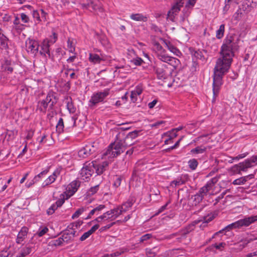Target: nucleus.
Returning <instances> with one entry per match:
<instances>
[{"label": "nucleus", "instance_id": "1", "mask_svg": "<svg viewBox=\"0 0 257 257\" xmlns=\"http://www.w3.org/2000/svg\"><path fill=\"white\" fill-rule=\"evenodd\" d=\"M238 48L235 37L232 35L226 36L221 47L220 57L217 59L214 69L213 100L219 93L220 87L222 84V77L229 70L235 51Z\"/></svg>", "mask_w": 257, "mask_h": 257}, {"label": "nucleus", "instance_id": "2", "mask_svg": "<svg viewBox=\"0 0 257 257\" xmlns=\"http://www.w3.org/2000/svg\"><path fill=\"white\" fill-rule=\"evenodd\" d=\"M124 137L123 132L118 133L115 137V140L111 143L107 150L103 153L102 158L103 159H110L117 157L123 153L125 149L132 145L128 142H122V138Z\"/></svg>", "mask_w": 257, "mask_h": 257}, {"label": "nucleus", "instance_id": "3", "mask_svg": "<svg viewBox=\"0 0 257 257\" xmlns=\"http://www.w3.org/2000/svg\"><path fill=\"white\" fill-rule=\"evenodd\" d=\"M124 137L123 132L118 133L115 137V140L111 143L107 150L103 153L102 158L103 159H110L117 157L123 153L125 149L132 145L128 142H122V138Z\"/></svg>", "mask_w": 257, "mask_h": 257}, {"label": "nucleus", "instance_id": "4", "mask_svg": "<svg viewBox=\"0 0 257 257\" xmlns=\"http://www.w3.org/2000/svg\"><path fill=\"white\" fill-rule=\"evenodd\" d=\"M257 222V214L255 215H251L249 216H245L242 219H240L234 222H233L226 226L223 229L216 232L215 234L221 233L223 231H229L233 229H239L243 227H248L250 224Z\"/></svg>", "mask_w": 257, "mask_h": 257}, {"label": "nucleus", "instance_id": "5", "mask_svg": "<svg viewBox=\"0 0 257 257\" xmlns=\"http://www.w3.org/2000/svg\"><path fill=\"white\" fill-rule=\"evenodd\" d=\"M56 102L55 93L53 91H49L46 98L39 102V106L41 111H45L48 107L52 109Z\"/></svg>", "mask_w": 257, "mask_h": 257}, {"label": "nucleus", "instance_id": "6", "mask_svg": "<svg viewBox=\"0 0 257 257\" xmlns=\"http://www.w3.org/2000/svg\"><path fill=\"white\" fill-rule=\"evenodd\" d=\"M95 162H86L80 171V176L83 180L87 181L95 173Z\"/></svg>", "mask_w": 257, "mask_h": 257}, {"label": "nucleus", "instance_id": "7", "mask_svg": "<svg viewBox=\"0 0 257 257\" xmlns=\"http://www.w3.org/2000/svg\"><path fill=\"white\" fill-rule=\"evenodd\" d=\"M153 46V51L157 58L160 61L166 63L170 56L167 54L166 50L157 42H154Z\"/></svg>", "mask_w": 257, "mask_h": 257}, {"label": "nucleus", "instance_id": "8", "mask_svg": "<svg viewBox=\"0 0 257 257\" xmlns=\"http://www.w3.org/2000/svg\"><path fill=\"white\" fill-rule=\"evenodd\" d=\"M79 4L83 10L93 11L102 10L101 4L99 0H82Z\"/></svg>", "mask_w": 257, "mask_h": 257}, {"label": "nucleus", "instance_id": "9", "mask_svg": "<svg viewBox=\"0 0 257 257\" xmlns=\"http://www.w3.org/2000/svg\"><path fill=\"white\" fill-rule=\"evenodd\" d=\"M110 90L108 88L105 89L103 91H99L92 94L89 100L91 105L102 102L104 99L109 94Z\"/></svg>", "mask_w": 257, "mask_h": 257}, {"label": "nucleus", "instance_id": "10", "mask_svg": "<svg viewBox=\"0 0 257 257\" xmlns=\"http://www.w3.org/2000/svg\"><path fill=\"white\" fill-rule=\"evenodd\" d=\"M81 185V182L76 179L70 183L66 187V190L64 192V195H66V198H69L72 196L78 190Z\"/></svg>", "mask_w": 257, "mask_h": 257}, {"label": "nucleus", "instance_id": "11", "mask_svg": "<svg viewBox=\"0 0 257 257\" xmlns=\"http://www.w3.org/2000/svg\"><path fill=\"white\" fill-rule=\"evenodd\" d=\"M40 45L39 42L32 39H28L26 41V49L28 53L36 55L38 53Z\"/></svg>", "mask_w": 257, "mask_h": 257}, {"label": "nucleus", "instance_id": "12", "mask_svg": "<svg viewBox=\"0 0 257 257\" xmlns=\"http://www.w3.org/2000/svg\"><path fill=\"white\" fill-rule=\"evenodd\" d=\"M95 151L96 148L94 147V145L91 143H89L78 151V155L80 158H85L95 152Z\"/></svg>", "mask_w": 257, "mask_h": 257}, {"label": "nucleus", "instance_id": "13", "mask_svg": "<svg viewBox=\"0 0 257 257\" xmlns=\"http://www.w3.org/2000/svg\"><path fill=\"white\" fill-rule=\"evenodd\" d=\"M62 170L61 167L57 168L53 174L44 181L42 184L43 187H45L54 182L56 178L60 175Z\"/></svg>", "mask_w": 257, "mask_h": 257}, {"label": "nucleus", "instance_id": "14", "mask_svg": "<svg viewBox=\"0 0 257 257\" xmlns=\"http://www.w3.org/2000/svg\"><path fill=\"white\" fill-rule=\"evenodd\" d=\"M249 168H250V166L249 162L244 161L234 165L231 167V170L233 173L240 174L241 171H246Z\"/></svg>", "mask_w": 257, "mask_h": 257}, {"label": "nucleus", "instance_id": "15", "mask_svg": "<svg viewBox=\"0 0 257 257\" xmlns=\"http://www.w3.org/2000/svg\"><path fill=\"white\" fill-rule=\"evenodd\" d=\"M51 45V44L49 43V41L47 40H44L40 45V54L41 55H44L45 57H47V55L48 58H52V56H51L50 51V47Z\"/></svg>", "mask_w": 257, "mask_h": 257}, {"label": "nucleus", "instance_id": "16", "mask_svg": "<svg viewBox=\"0 0 257 257\" xmlns=\"http://www.w3.org/2000/svg\"><path fill=\"white\" fill-rule=\"evenodd\" d=\"M167 68V66L166 64H161L160 66L157 65L154 67V70L159 79H164L166 78V69Z\"/></svg>", "mask_w": 257, "mask_h": 257}, {"label": "nucleus", "instance_id": "17", "mask_svg": "<svg viewBox=\"0 0 257 257\" xmlns=\"http://www.w3.org/2000/svg\"><path fill=\"white\" fill-rule=\"evenodd\" d=\"M208 193L207 189L203 187L200 189L198 192L194 196V202L195 205H197L202 201L205 196Z\"/></svg>", "mask_w": 257, "mask_h": 257}, {"label": "nucleus", "instance_id": "18", "mask_svg": "<svg viewBox=\"0 0 257 257\" xmlns=\"http://www.w3.org/2000/svg\"><path fill=\"white\" fill-rule=\"evenodd\" d=\"M95 162V173L97 175L101 174L107 168L109 163L107 161H104L101 163L98 164L96 161H94Z\"/></svg>", "mask_w": 257, "mask_h": 257}, {"label": "nucleus", "instance_id": "19", "mask_svg": "<svg viewBox=\"0 0 257 257\" xmlns=\"http://www.w3.org/2000/svg\"><path fill=\"white\" fill-rule=\"evenodd\" d=\"M28 233V228L26 227H23L17 235L16 239V242L17 244H21L27 237Z\"/></svg>", "mask_w": 257, "mask_h": 257}, {"label": "nucleus", "instance_id": "20", "mask_svg": "<svg viewBox=\"0 0 257 257\" xmlns=\"http://www.w3.org/2000/svg\"><path fill=\"white\" fill-rule=\"evenodd\" d=\"M33 247L26 244L25 246L21 247L19 253L16 257H26L32 251Z\"/></svg>", "mask_w": 257, "mask_h": 257}, {"label": "nucleus", "instance_id": "21", "mask_svg": "<svg viewBox=\"0 0 257 257\" xmlns=\"http://www.w3.org/2000/svg\"><path fill=\"white\" fill-rule=\"evenodd\" d=\"M105 205L102 204L97 206L89 212L88 216L85 218V219H89L94 215H98L101 213V211L105 208Z\"/></svg>", "mask_w": 257, "mask_h": 257}, {"label": "nucleus", "instance_id": "22", "mask_svg": "<svg viewBox=\"0 0 257 257\" xmlns=\"http://www.w3.org/2000/svg\"><path fill=\"white\" fill-rule=\"evenodd\" d=\"M183 0H180L179 2L174 5L171 10L168 12V15L171 16L172 15H176L180 11V8L183 6Z\"/></svg>", "mask_w": 257, "mask_h": 257}, {"label": "nucleus", "instance_id": "23", "mask_svg": "<svg viewBox=\"0 0 257 257\" xmlns=\"http://www.w3.org/2000/svg\"><path fill=\"white\" fill-rule=\"evenodd\" d=\"M89 60L94 64H99L104 59L103 57L99 56L97 54L90 53L89 55Z\"/></svg>", "mask_w": 257, "mask_h": 257}, {"label": "nucleus", "instance_id": "24", "mask_svg": "<svg viewBox=\"0 0 257 257\" xmlns=\"http://www.w3.org/2000/svg\"><path fill=\"white\" fill-rule=\"evenodd\" d=\"M135 202V200L134 198L131 197L127 201L124 202L122 204L121 206H120L121 210L123 212V213L125 212L127 210H128L134 204Z\"/></svg>", "mask_w": 257, "mask_h": 257}, {"label": "nucleus", "instance_id": "25", "mask_svg": "<svg viewBox=\"0 0 257 257\" xmlns=\"http://www.w3.org/2000/svg\"><path fill=\"white\" fill-rule=\"evenodd\" d=\"M187 180V177L185 175L182 176L181 177H179L176 178L175 180L172 181L170 183L171 186L173 187H176V186H178L184 184L185 183Z\"/></svg>", "mask_w": 257, "mask_h": 257}, {"label": "nucleus", "instance_id": "26", "mask_svg": "<svg viewBox=\"0 0 257 257\" xmlns=\"http://www.w3.org/2000/svg\"><path fill=\"white\" fill-rule=\"evenodd\" d=\"M165 45L168 48V50L173 53L174 54L177 56H180L182 55L180 51L177 49L176 47H175L173 44H172L170 42L164 41Z\"/></svg>", "mask_w": 257, "mask_h": 257}, {"label": "nucleus", "instance_id": "27", "mask_svg": "<svg viewBox=\"0 0 257 257\" xmlns=\"http://www.w3.org/2000/svg\"><path fill=\"white\" fill-rule=\"evenodd\" d=\"M132 20L139 22H146L148 20V17L143 15L142 14H133L130 16Z\"/></svg>", "mask_w": 257, "mask_h": 257}, {"label": "nucleus", "instance_id": "28", "mask_svg": "<svg viewBox=\"0 0 257 257\" xmlns=\"http://www.w3.org/2000/svg\"><path fill=\"white\" fill-rule=\"evenodd\" d=\"M109 212H111L110 216L111 220L115 219V218L118 217L120 214L123 213V212L121 210L120 206L111 209L109 210Z\"/></svg>", "mask_w": 257, "mask_h": 257}, {"label": "nucleus", "instance_id": "29", "mask_svg": "<svg viewBox=\"0 0 257 257\" xmlns=\"http://www.w3.org/2000/svg\"><path fill=\"white\" fill-rule=\"evenodd\" d=\"M9 39L4 34L0 36V48L7 49L9 48Z\"/></svg>", "mask_w": 257, "mask_h": 257}, {"label": "nucleus", "instance_id": "30", "mask_svg": "<svg viewBox=\"0 0 257 257\" xmlns=\"http://www.w3.org/2000/svg\"><path fill=\"white\" fill-rule=\"evenodd\" d=\"M2 69L3 71L7 72L8 74L12 73L14 70L11 62L9 60L5 61L4 64H2Z\"/></svg>", "mask_w": 257, "mask_h": 257}, {"label": "nucleus", "instance_id": "31", "mask_svg": "<svg viewBox=\"0 0 257 257\" xmlns=\"http://www.w3.org/2000/svg\"><path fill=\"white\" fill-rule=\"evenodd\" d=\"M139 132L137 131H134L133 132L129 133L124 138V140H122V142H128V143H132V145L133 143L129 142V140H131L133 141L134 139H136L138 136Z\"/></svg>", "mask_w": 257, "mask_h": 257}, {"label": "nucleus", "instance_id": "32", "mask_svg": "<svg viewBox=\"0 0 257 257\" xmlns=\"http://www.w3.org/2000/svg\"><path fill=\"white\" fill-rule=\"evenodd\" d=\"M63 237L64 236L63 235L62 237L51 240L49 242V245L52 247L61 245L65 241Z\"/></svg>", "mask_w": 257, "mask_h": 257}, {"label": "nucleus", "instance_id": "33", "mask_svg": "<svg viewBox=\"0 0 257 257\" xmlns=\"http://www.w3.org/2000/svg\"><path fill=\"white\" fill-rule=\"evenodd\" d=\"M67 108L70 113H74L76 112V108L74 105L71 98L67 99Z\"/></svg>", "mask_w": 257, "mask_h": 257}, {"label": "nucleus", "instance_id": "34", "mask_svg": "<svg viewBox=\"0 0 257 257\" xmlns=\"http://www.w3.org/2000/svg\"><path fill=\"white\" fill-rule=\"evenodd\" d=\"M126 249L121 248L112 253L105 254L102 257H117L120 255L121 254L123 253L124 252H126Z\"/></svg>", "mask_w": 257, "mask_h": 257}, {"label": "nucleus", "instance_id": "35", "mask_svg": "<svg viewBox=\"0 0 257 257\" xmlns=\"http://www.w3.org/2000/svg\"><path fill=\"white\" fill-rule=\"evenodd\" d=\"M64 125L63 119L62 118L60 117L59 119V120L57 122V123L56 124V132L58 134H61L64 131Z\"/></svg>", "mask_w": 257, "mask_h": 257}, {"label": "nucleus", "instance_id": "36", "mask_svg": "<svg viewBox=\"0 0 257 257\" xmlns=\"http://www.w3.org/2000/svg\"><path fill=\"white\" fill-rule=\"evenodd\" d=\"M225 31V25L222 24L219 26V29L216 32V37L218 39L223 38Z\"/></svg>", "mask_w": 257, "mask_h": 257}, {"label": "nucleus", "instance_id": "37", "mask_svg": "<svg viewBox=\"0 0 257 257\" xmlns=\"http://www.w3.org/2000/svg\"><path fill=\"white\" fill-rule=\"evenodd\" d=\"M88 207H82L77 209L75 213L72 215V218L75 219L78 218L84 212L86 211L88 209Z\"/></svg>", "mask_w": 257, "mask_h": 257}, {"label": "nucleus", "instance_id": "38", "mask_svg": "<svg viewBox=\"0 0 257 257\" xmlns=\"http://www.w3.org/2000/svg\"><path fill=\"white\" fill-rule=\"evenodd\" d=\"M253 0H244L241 6V9L244 11H249L252 8Z\"/></svg>", "mask_w": 257, "mask_h": 257}, {"label": "nucleus", "instance_id": "39", "mask_svg": "<svg viewBox=\"0 0 257 257\" xmlns=\"http://www.w3.org/2000/svg\"><path fill=\"white\" fill-rule=\"evenodd\" d=\"M166 63L172 66L174 68L176 69L179 65L180 61L177 58L170 56L169 57V59L167 62H166Z\"/></svg>", "mask_w": 257, "mask_h": 257}, {"label": "nucleus", "instance_id": "40", "mask_svg": "<svg viewBox=\"0 0 257 257\" xmlns=\"http://www.w3.org/2000/svg\"><path fill=\"white\" fill-rule=\"evenodd\" d=\"M217 181L218 179L216 177H214L208 181L206 185L203 187L205 188V189H207L208 191L209 192L212 188L213 186L217 182Z\"/></svg>", "mask_w": 257, "mask_h": 257}, {"label": "nucleus", "instance_id": "41", "mask_svg": "<svg viewBox=\"0 0 257 257\" xmlns=\"http://www.w3.org/2000/svg\"><path fill=\"white\" fill-rule=\"evenodd\" d=\"M64 74L66 77L69 76L70 78L74 79L77 78V76L74 72V70L72 69H67L64 70Z\"/></svg>", "mask_w": 257, "mask_h": 257}, {"label": "nucleus", "instance_id": "42", "mask_svg": "<svg viewBox=\"0 0 257 257\" xmlns=\"http://www.w3.org/2000/svg\"><path fill=\"white\" fill-rule=\"evenodd\" d=\"M206 150V148L205 147L201 146H198L195 149H192L190 152L192 154H202L205 152Z\"/></svg>", "mask_w": 257, "mask_h": 257}, {"label": "nucleus", "instance_id": "43", "mask_svg": "<svg viewBox=\"0 0 257 257\" xmlns=\"http://www.w3.org/2000/svg\"><path fill=\"white\" fill-rule=\"evenodd\" d=\"M57 34L55 33L54 31H52V35L50 36L49 38L46 39L45 40H47L49 41V43L52 45L56 42V41L57 40Z\"/></svg>", "mask_w": 257, "mask_h": 257}, {"label": "nucleus", "instance_id": "44", "mask_svg": "<svg viewBox=\"0 0 257 257\" xmlns=\"http://www.w3.org/2000/svg\"><path fill=\"white\" fill-rule=\"evenodd\" d=\"M188 166L189 167V168L192 170H195L198 165V162L197 161V160H196L195 159H190L188 162Z\"/></svg>", "mask_w": 257, "mask_h": 257}, {"label": "nucleus", "instance_id": "45", "mask_svg": "<svg viewBox=\"0 0 257 257\" xmlns=\"http://www.w3.org/2000/svg\"><path fill=\"white\" fill-rule=\"evenodd\" d=\"M257 239V234H252L244 240V243L242 245V248L244 247L248 243Z\"/></svg>", "mask_w": 257, "mask_h": 257}, {"label": "nucleus", "instance_id": "46", "mask_svg": "<svg viewBox=\"0 0 257 257\" xmlns=\"http://www.w3.org/2000/svg\"><path fill=\"white\" fill-rule=\"evenodd\" d=\"M67 47L69 52L74 53L75 48L72 39L69 38L67 40Z\"/></svg>", "mask_w": 257, "mask_h": 257}, {"label": "nucleus", "instance_id": "47", "mask_svg": "<svg viewBox=\"0 0 257 257\" xmlns=\"http://www.w3.org/2000/svg\"><path fill=\"white\" fill-rule=\"evenodd\" d=\"M60 198L56 202L55 204L58 207H61L65 202V200H67L68 198H66V195H64V193H62L60 195Z\"/></svg>", "mask_w": 257, "mask_h": 257}, {"label": "nucleus", "instance_id": "48", "mask_svg": "<svg viewBox=\"0 0 257 257\" xmlns=\"http://www.w3.org/2000/svg\"><path fill=\"white\" fill-rule=\"evenodd\" d=\"M122 177L120 176L116 175L113 177V185L115 187H118L121 183Z\"/></svg>", "mask_w": 257, "mask_h": 257}, {"label": "nucleus", "instance_id": "49", "mask_svg": "<svg viewBox=\"0 0 257 257\" xmlns=\"http://www.w3.org/2000/svg\"><path fill=\"white\" fill-rule=\"evenodd\" d=\"M247 176L242 177L238 179L234 180L233 182L234 185L244 184L247 181Z\"/></svg>", "mask_w": 257, "mask_h": 257}, {"label": "nucleus", "instance_id": "50", "mask_svg": "<svg viewBox=\"0 0 257 257\" xmlns=\"http://www.w3.org/2000/svg\"><path fill=\"white\" fill-rule=\"evenodd\" d=\"M244 162H248L249 163L250 168L257 163V154L252 156L250 159H246Z\"/></svg>", "mask_w": 257, "mask_h": 257}, {"label": "nucleus", "instance_id": "51", "mask_svg": "<svg viewBox=\"0 0 257 257\" xmlns=\"http://www.w3.org/2000/svg\"><path fill=\"white\" fill-rule=\"evenodd\" d=\"M242 16V13L241 12V9L240 8L237 10V11L233 15V19L235 21H239L241 19Z\"/></svg>", "mask_w": 257, "mask_h": 257}, {"label": "nucleus", "instance_id": "52", "mask_svg": "<svg viewBox=\"0 0 257 257\" xmlns=\"http://www.w3.org/2000/svg\"><path fill=\"white\" fill-rule=\"evenodd\" d=\"M48 230L49 229L47 227H41L37 232L36 234H37L39 237H41L45 234Z\"/></svg>", "mask_w": 257, "mask_h": 257}, {"label": "nucleus", "instance_id": "53", "mask_svg": "<svg viewBox=\"0 0 257 257\" xmlns=\"http://www.w3.org/2000/svg\"><path fill=\"white\" fill-rule=\"evenodd\" d=\"M99 189V185H95L93 187H91L89 190L87 191L88 195H93L96 193Z\"/></svg>", "mask_w": 257, "mask_h": 257}, {"label": "nucleus", "instance_id": "54", "mask_svg": "<svg viewBox=\"0 0 257 257\" xmlns=\"http://www.w3.org/2000/svg\"><path fill=\"white\" fill-rule=\"evenodd\" d=\"M153 237V235L151 233H147L142 236L140 238V242H144L148 240Z\"/></svg>", "mask_w": 257, "mask_h": 257}, {"label": "nucleus", "instance_id": "55", "mask_svg": "<svg viewBox=\"0 0 257 257\" xmlns=\"http://www.w3.org/2000/svg\"><path fill=\"white\" fill-rule=\"evenodd\" d=\"M110 213L111 212H109V211H106V212L104 213L102 215L98 216V219H103V220H107L108 219H110Z\"/></svg>", "mask_w": 257, "mask_h": 257}, {"label": "nucleus", "instance_id": "56", "mask_svg": "<svg viewBox=\"0 0 257 257\" xmlns=\"http://www.w3.org/2000/svg\"><path fill=\"white\" fill-rule=\"evenodd\" d=\"M132 62H133L136 66H140L144 62L142 58H141L140 57H137L136 58L133 59L132 60Z\"/></svg>", "mask_w": 257, "mask_h": 257}, {"label": "nucleus", "instance_id": "57", "mask_svg": "<svg viewBox=\"0 0 257 257\" xmlns=\"http://www.w3.org/2000/svg\"><path fill=\"white\" fill-rule=\"evenodd\" d=\"M225 245L226 243L225 242H221L218 244L215 243L212 245V246L215 248L216 249L222 250Z\"/></svg>", "mask_w": 257, "mask_h": 257}, {"label": "nucleus", "instance_id": "58", "mask_svg": "<svg viewBox=\"0 0 257 257\" xmlns=\"http://www.w3.org/2000/svg\"><path fill=\"white\" fill-rule=\"evenodd\" d=\"M76 120L77 117L75 115L72 116L70 119L69 120V122L71 124V126H69V128L77 126L78 124L77 123Z\"/></svg>", "mask_w": 257, "mask_h": 257}, {"label": "nucleus", "instance_id": "59", "mask_svg": "<svg viewBox=\"0 0 257 257\" xmlns=\"http://www.w3.org/2000/svg\"><path fill=\"white\" fill-rule=\"evenodd\" d=\"M10 252L8 248H5L0 251V257H9Z\"/></svg>", "mask_w": 257, "mask_h": 257}, {"label": "nucleus", "instance_id": "60", "mask_svg": "<svg viewBox=\"0 0 257 257\" xmlns=\"http://www.w3.org/2000/svg\"><path fill=\"white\" fill-rule=\"evenodd\" d=\"M137 95H140L143 92V88L141 85H137L135 89L132 91Z\"/></svg>", "mask_w": 257, "mask_h": 257}, {"label": "nucleus", "instance_id": "61", "mask_svg": "<svg viewBox=\"0 0 257 257\" xmlns=\"http://www.w3.org/2000/svg\"><path fill=\"white\" fill-rule=\"evenodd\" d=\"M115 222H113L110 224H107L106 225H105L104 226L101 227L99 229V231L100 232H103L104 231L107 230V229H109L110 227H111L114 224H115Z\"/></svg>", "mask_w": 257, "mask_h": 257}, {"label": "nucleus", "instance_id": "62", "mask_svg": "<svg viewBox=\"0 0 257 257\" xmlns=\"http://www.w3.org/2000/svg\"><path fill=\"white\" fill-rule=\"evenodd\" d=\"M46 137L47 136L45 134H43L42 136L38 137L37 139V141L39 142V144H44L46 142Z\"/></svg>", "mask_w": 257, "mask_h": 257}, {"label": "nucleus", "instance_id": "63", "mask_svg": "<svg viewBox=\"0 0 257 257\" xmlns=\"http://www.w3.org/2000/svg\"><path fill=\"white\" fill-rule=\"evenodd\" d=\"M20 16L23 22L27 23L29 22V18L26 14L21 13Z\"/></svg>", "mask_w": 257, "mask_h": 257}, {"label": "nucleus", "instance_id": "64", "mask_svg": "<svg viewBox=\"0 0 257 257\" xmlns=\"http://www.w3.org/2000/svg\"><path fill=\"white\" fill-rule=\"evenodd\" d=\"M146 252L149 257H154L156 255L155 252L153 251V249L147 248L146 249Z\"/></svg>", "mask_w": 257, "mask_h": 257}]
</instances>
